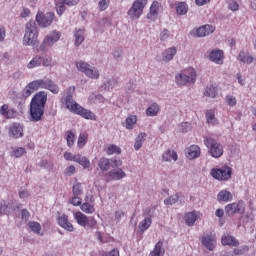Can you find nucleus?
Returning <instances> with one entry per match:
<instances>
[{
	"label": "nucleus",
	"instance_id": "5",
	"mask_svg": "<svg viewBox=\"0 0 256 256\" xmlns=\"http://www.w3.org/2000/svg\"><path fill=\"white\" fill-rule=\"evenodd\" d=\"M76 69L81 71V73H84L88 79L97 80L99 77H101V73L97 67L91 66L89 63L83 60L76 62Z\"/></svg>",
	"mask_w": 256,
	"mask_h": 256
},
{
	"label": "nucleus",
	"instance_id": "28",
	"mask_svg": "<svg viewBox=\"0 0 256 256\" xmlns=\"http://www.w3.org/2000/svg\"><path fill=\"white\" fill-rule=\"evenodd\" d=\"M74 162L81 165L83 169H89L91 167V162L88 160V158L79 153L74 154Z\"/></svg>",
	"mask_w": 256,
	"mask_h": 256
},
{
	"label": "nucleus",
	"instance_id": "57",
	"mask_svg": "<svg viewBox=\"0 0 256 256\" xmlns=\"http://www.w3.org/2000/svg\"><path fill=\"white\" fill-rule=\"evenodd\" d=\"M69 203L71 204V205H73L74 207H81V203H82V199L79 197V196H73L71 199H70V201H69Z\"/></svg>",
	"mask_w": 256,
	"mask_h": 256
},
{
	"label": "nucleus",
	"instance_id": "14",
	"mask_svg": "<svg viewBox=\"0 0 256 256\" xmlns=\"http://www.w3.org/2000/svg\"><path fill=\"white\" fill-rule=\"evenodd\" d=\"M226 215H235V213H245V201L239 200L238 202L227 204L225 207Z\"/></svg>",
	"mask_w": 256,
	"mask_h": 256
},
{
	"label": "nucleus",
	"instance_id": "35",
	"mask_svg": "<svg viewBox=\"0 0 256 256\" xmlns=\"http://www.w3.org/2000/svg\"><path fill=\"white\" fill-rule=\"evenodd\" d=\"M159 111H161L159 104L153 103L146 109V115L148 117H157V115L159 114Z\"/></svg>",
	"mask_w": 256,
	"mask_h": 256
},
{
	"label": "nucleus",
	"instance_id": "50",
	"mask_svg": "<svg viewBox=\"0 0 256 256\" xmlns=\"http://www.w3.org/2000/svg\"><path fill=\"white\" fill-rule=\"evenodd\" d=\"M28 227L31 229L33 233H36V235H39L41 233V224H39L38 222H29Z\"/></svg>",
	"mask_w": 256,
	"mask_h": 256
},
{
	"label": "nucleus",
	"instance_id": "61",
	"mask_svg": "<svg viewBox=\"0 0 256 256\" xmlns=\"http://www.w3.org/2000/svg\"><path fill=\"white\" fill-rule=\"evenodd\" d=\"M3 214H9V206L7 205V202H2L0 204V215H3Z\"/></svg>",
	"mask_w": 256,
	"mask_h": 256
},
{
	"label": "nucleus",
	"instance_id": "15",
	"mask_svg": "<svg viewBox=\"0 0 256 256\" xmlns=\"http://www.w3.org/2000/svg\"><path fill=\"white\" fill-rule=\"evenodd\" d=\"M91 203H95V197L93 195H87L85 202L80 206L81 211L86 213V215H93L95 213V205Z\"/></svg>",
	"mask_w": 256,
	"mask_h": 256
},
{
	"label": "nucleus",
	"instance_id": "46",
	"mask_svg": "<svg viewBox=\"0 0 256 256\" xmlns=\"http://www.w3.org/2000/svg\"><path fill=\"white\" fill-rule=\"evenodd\" d=\"M107 155H121V148L115 144H110L106 148Z\"/></svg>",
	"mask_w": 256,
	"mask_h": 256
},
{
	"label": "nucleus",
	"instance_id": "10",
	"mask_svg": "<svg viewBox=\"0 0 256 256\" xmlns=\"http://www.w3.org/2000/svg\"><path fill=\"white\" fill-rule=\"evenodd\" d=\"M61 39V32L54 30L45 36L40 49L41 51H45L47 47H53L57 41Z\"/></svg>",
	"mask_w": 256,
	"mask_h": 256
},
{
	"label": "nucleus",
	"instance_id": "63",
	"mask_svg": "<svg viewBox=\"0 0 256 256\" xmlns=\"http://www.w3.org/2000/svg\"><path fill=\"white\" fill-rule=\"evenodd\" d=\"M125 217V212L118 210L115 212V218L114 221H116V223H121V219Z\"/></svg>",
	"mask_w": 256,
	"mask_h": 256
},
{
	"label": "nucleus",
	"instance_id": "36",
	"mask_svg": "<svg viewBox=\"0 0 256 256\" xmlns=\"http://www.w3.org/2000/svg\"><path fill=\"white\" fill-rule=\"evenodd\" d=\"M151 223H153V221L151 220V216L145 217L138 225L141 233H145V231H147V229L151 227Z\"/></svg>",
	"mask_w": 256,
	"mask_h": 256
},
{
	"label": "nucleus",
	"instance_id": "39",
	"mask_svg": "<svg viewBox=\"0 0 256 256\" xmlns=\"http://www.w3.org/2000/svg\"><path fill=\"white\" fill-rule=\"evenodd\" d=\"M206 120L208 125L212 127L218 125L219 123V120H217V117H215V112L213 110H208L206 112Z\"/></svg>",
	"mask_w": 256,
	"mask_h": 256
},
{
	"label": "nucleus",
	"instance_id": "59",
	"mask_svg": "<svg viewBox=\"0 0 256 256\" xmlns=\"http://www.w3.org/2000/svg\"><path fill=\"white\" fill-rule=\"evenodd\" d=\"M169 37H171V32H169V30L164 29L160 32V41H167Z\"/></svg>",
	"mask_w": 256,
	"mask_h": 256
},
{
	"label": "nucleus",
	"instance_id": "18",
	"mask_svg": "<svg viewBox=\"0 0 256 256\" xmlns=\"http://www.w3.org/2000/svg\"><path fill=\"white\" fill-rule=\"evenodd\" d=\"M185 155L190 161L198 159V157H201V148L198 145L193 144L185 149Z\"/></svg>",
	"mask_w": 256,
	"mask_h": 256
},
{
	"label": "nucleus",
	"instance_id": "17",
	"mask_svg": "<svg viewBox=\"0 0 256 256\" xmlns=\"http://www.w3.org/2000/svg\"><path fill=\"white\" fill-rule=\"evenodd\" d=\"M42 89H47V91H50V93H53V95H59V91H61L59 85H57V83L50 78L43 79Z\"/></svg>",
	"mask_w": 256,
	"mask_h": 256
},
{
	"label": "nucleus",
	"instance_id": "64",
	"mask_svg": "<svg viewBox=\"0 0 256 256\" xmlns=\"http://www.w3.org/2000/svg\"><path fill=\"white\" fill-rule=\"evenodd\" d=\"M126 91L128 93H133V91H135V81L130 80L129 83L126 84Z\"/></svg>",
	"mask_w": 256,
	"mask_h": 256
},
{
	"label": "nucleus",
	"instance_id": "9",
	"mask_svg": "<svg viewBox=\"0 0 256 256\" xmlns=\"http://www.w3.org/2000/svg\"><path fill=\"white\" fill-rule=\"evenodd\" d=\"M232 174L233 170L229 166L213 168L210 171V175L213 177V179H216L217 181H229V179H231Z\"/></svg>",
	"mask_w": 256,
	"mask_h": 256
},
{
	"label": "nucleus",
	"instance_id": "44",
	"mask_svg": "<svg viewBox=\"0 0 256 256\" xmlns=\"http://www.w3.org/2000/svg\"><path fill=\"white\" fill-rule=\"evenodd\" d=\"M87 139H89V134L85 132L80 133L77 141V147H79V149H83V147L87 145Z\"/></svg>",
	"mask_w": 256,
	"mask_h": 256
},
{
	"label": "nucleus",
	"instance_id": "37",
	"mask_svg": "<svg viewBox=\"0 0 256 256\" xmlns=\"http://www.w3.org/2000/svg\"><path fill=\"white\" fill-rule=\"evenodd\" d=\"M165 255V249H163V242L159 241L154 249L150 252L149 256H163Z\"/></svg>",
	"mask_w": 256,
	"mask_h": 256
},
{
	"label": "nucleus",
	"instance_id": "22",
	"mask_svg": "<svg viewBox=\"0 0 256 256\" xmlns=\"http://www.w3.org/2000/svg\"><path fill=\"white\" fill-rule=\"evenodd\" d=\"M161 9V4L157 1H154L150 6V12L147 15V19L150 21H155L159 16V10Z\"/></svg>",
	"mask_w": 256,
	"mask_h": 256
},
{
	"label": "nucleus",
	"instance_id": "24",
	"mask_svg": "<svg viewBox=\"0 0 256 256\" xmlns=\"http://www.w3.org/2000/svg\"><path fill=\"white\" fill-rule=\"evenodd\" d=\"M237 59L240 61V63H244V65H251V63L255 61V57L249 54V52H245V50L240 51Z\"/></svg>",
	"mask_w": 256,
	"mask_h": 256
},
{
	"label": "nucleus",
	"instance_id": "20",
	"mask_svg": "<svg viewBox=\"0 0 256 256\" xmlns=\"http://www.w3.org/2000/svg\"><path fill=\"white\" fill-rule=\"evenodd\" d=\"M176 55H177V47L175 46L169 47L163 51L162 61L164 63H169L170 61H173Z\"/></svg>",
	"mask_w": 256,
	"mask_h": 256
},
{
	"label": "nucleus",
	"instance_id": "54",
	"mask_svg": "<svg viewBox=\"0 0 256 256\" xmlns=\"http://www.w3.org/2000/svg\"><path fill=\"white\" fill-rule=\"evenodd\" d=\"M75 139V133L69 131L66 137L68 147H73V145H75Z\"/></svg>",
	"mask_w": 256,
	"mask_h": 256
},
{
	"label": "nucleus",
	"instance_id": "26",
	"mask_svg": "<svg viewBox=\"0 0 256 256\" xmlns=\"http://www.w3.org/2000/svg\"><path fill=\"white\" fill-rule=\"evenodd\" d=\"M214 32H215V27L207 24L202 27H199L196 30V35L197 37H207V35H211V33H214Z\"/></svg>",
	"mask_w": 256,
	"mask_h": 256
},
{
	"label": "nucleus",
	"instance_id": "51",
	"mask_svg": "<svg viewBox=\"0 0 256 256\" xmlns=\"http://www.w3.org/2000/svg\"><path fill=\"white\" fill-rule=\"evenodd\" d=\"M65 5L66 4L63 0L56 2V12H57V15H59V17H61V15H63V13H65L67 9Z\"/></svg>",
	"mask_w": 256,
	"mask_h": 256
},
{
	"label": "nucleus",
	"instance_id": "8",
	"mask_svg": "<svg viewBox=\"0 0 256 256\" xmlns=\"http://www.w3.org/2000/svg\"><path fill=\"white\" fill-rule=\"evenodd\" d=\"M148 0H136L133 2L131 8L128 10L127 15L132 21H137L141 15H143V10L147 5Z\"/></svg>",
	"mask_w": 256,
	"mask_h": 256
},
{
	"label": "nucleus",
	"instance_id": "33",
	"mask_svg": "<svg viewBox=\"0 0 256 256\" xmlns=\"http://www.w3.org/2000/svg\"><path fill=\"white\" fill-rule=\"evenodd\" d=\"M125 129L131 131L135 125H137V116L130 115L125 119V122L122 124Z\"/></svg>",
	"mask_w": 256,
	"mask_h": 256
},
{
	"label": "nucleus",
	"instance_id": "49",
	"mask_svg": "<svg viewBox=\"0 0 256 256\" xmlns=\"http://www.w3.org/2000/svg\"><path fill=\"white\" fill-rule=\"evenodd\" d=\"M193 127L191 126V123L189 122H182L181 124L178 125V131L180 133H189Z\"/></svg>",
	"mask_w": 256,
	"mask_h": 256
},
{
	"label": "nucleus",
	"instance_id": "7",
	"mask_svg": "<svg viewBox=\"0 0 256 256\" xmlns=\"http://www.w3.org/2000/svg\"><path fill=\"white\" fill-rule=\"evenodd\" d=\"M73 218L77 225L84 229H93L97 225V220L94 217H89L81 211L73 212Z\"/></svg>",
	"mask_w": 256,
	"mask_h": 256
},
{
	"label": "nucleus",
	"instance_id": "48",
	"mask_svg": "<svg viewBox=\"0 0 256 256\" xmlns=\"http://www.w3.org/2000/svg\"><path fill=\"white\" fill-rule=\"evenodd\" d=\"M180 197H181V194L176 193V194L170 196L169 198H166L164 200V205H175V203H177V201H179Z\"/></svg>",
	"mask_w": 256,
	"mask_h": 256
},
{
	"label": "nucleus",
	"instance_id": "34",
	"mask_svg": "<svg viewBox=\"0 0 256 256\" xmlns=\"http://www.w3.org/2000/svg\"><path fill=\"white\" fill-rule=\"evenodd\" d=\"M41 65H43V59L41 58V55H36L27 64V69H35L41 67Z\"/></svg>",
	"mask_w": 256,
	"mask_h": 256
},
{
	"label": "nucleus",
	"instance_id": "42",
	"mask_svg": "<svg viewBox=\"0 0 256 256\" xmlns=\"http://www.w3.org/2000/svg\"><path fill=\"white\" fill-rule=\"evenodd\" d=\"M27 86L34 93V91H38V89H43V79L34 80L28 83Z\"/></svg>",
	"mask_w": 256,
	"mask_h": 256
},
{
	"label": "nucleus",
	"instance_id": "53",
	"mask_svg": "<svg viewBox=\"0 0 256 256\" xmlns=\"http://www.w3.org/2000/svg\"><path fill=\"white\" fill-rule=\"evenodd\" d=\"M89 100L93 103H103V101H105V98L101 94H92L89 96Z\"/></svg>",
	"mask_w": 256,
	"mask_h": 256
},
{
	"label": "nucleus",
	"instance_id": "58",
	"mask_svg": "<svg viewBox=\"0 0 256 256\" xmlns=\"http://www.w3.org/2000/svg\"><path fill=\"white\" fill-rule=\"evenodd\" d=\"M72 191L74 196L81 195L83 193V188L81 187V183L74 184Z\"/></svg>",
	"mask_w": 256,
	"mask_h": 256
},
{
	"label": "nucleus",
	"instance_id": "29",
	"mask_svg": "<svg viewBox=\"0 0 256 256\" xmlns=\"http://www.w3.org/2000/svg\"><path fill=\"white\" fill-rule=\"evenodd\" d=\"M74 162L81 165L83 169H89L91 167V162L88 160V158L79 153L74 154Z\"/></svg>",
	"mask_w": 256,
	"mask_h": 256
},
{
	"label": "nucleus",
	"instance_id": "40",
	"mask_svg": "<svg viewBox=\"0 0 256 256\" xmlns=\"http://www.w3.org/2000/svg\"><path fill=\"white\" fill-rule=\"evenodd\" d=\"M189 11V5L185 2H178L176 4V13L177 15H187Z\"/></svg>",
	"mask_w": 256,
	"mask_h": 256
},
{
	"label": "nucleus",
	"instance_id": "23",
	"mask_svg": "<svg viewBox=\"0 0 256 256\" xmlns=\"http://www.w3.org/2000/svg\"><path fill=\"white\" fill-rule=\"evenodd\" d=\"M83 41H85V29L76 28L74 30V45L75 47H79Z\"/></svg>",
	"mask_w": 256,
	"mask_h": 256
},
{
	"label": "nucleus",
	"instance_id": "45",
	"mask_svg": "<svg viewBox=\"0 0 256 256\" xmlns=\"http://www.w3.org/2000/svg\"><path fill=\"white\" fill-rule=\"evenodd\" d=\"M104 85H105L106 89H108V91H111V89L117 88L119 83L117 82V80L115 78H106L104 80Z\"/></svg>",
	"mask_w": 256,
	"mask_h": 256
},
{
	"label": "nucleus",
	"instance_id": "47",
	"mask_svg": "<svg viewBox=\"0 0 256 256\" xmlns=\"http://www.w3.org/2000/svg\"><path fill=\"white\" fill-rule=\"evenodd\" d=\"M249 251V246H242L240 248H235L233 252H229L228 256H236V255H243Z\"/></svg>",
	"mask_w": 256,
	"mask_h": 256
},
{
	"label": "nucleus",
	"instance_id": "30",
	"mask_svg": "<svg viewBox=\"0 0 256 256\" xmlns=\"http://www.w3.org/2000/svg\"><path fill=\"white\" fill-rule=\"evenodd\" d=\"M74 162L81 165L83 169H89L91 167V162L88 160V158L79 153L74 154Z\"/></svg>",
	"mask_w": 256,
	"mask_h": 256
},
{
	"label": "nucleus",
	"instance_id": "27",
	"mask_svg": "<svg viewBox=\"0 0 256 256\" xmlns=\"http://www.w3.org/2000/svg\"><path fill=\"white\" fill-rule=\"evenodd\" d=\"M179 159V155L175 152V150L168 149L162 154V160L166 163H171L172 161H177Z\"/></svg>",
	"mask_w": 256,
	"mask_h": 256
},
{
	"label": "nucleus",
	"instance_id": "62",
	"mask_svg": "<svg viewBox=\"0 0 256 256\" xmlns=\"http://www.w3.org/2000/svg\"><path fill=\"white\" fill-rule=\"evenodd\" d=\"M98 7L100 9V11H105L109 8V1L107 0H101L99 3H98Z\"/></svg>",
	"mask_w": 256,
	"mask_h": 256
},
{
	"label": "nucleus",
	"instance_id": "16",
	"mask_svg": "<svg viewBox=\"0 0 256 256\" xmlns=\"http://www.w3.org/2000/svg\"><path fill=\"white\" fill-rule=\"evenodd\" d=\"M126 177L127 174L121 168L112 169L106 174L107 181H121V179H125Z\"/></svg>",
	"mask_w": 256,
	"mask_h": 256
},
{
	"label": "nucleus",
	"instance_id": "25",
	"mask_svg": "<svg viewBox=\"0 0 256 256\" xmlns=\"http://www.w3.org/2000/svg\"><path fill=\"white\" fill-rule=\"evenodd\" d=\"M217 201L219 203H230V201H233V194L228 190H221L217 194Z\"/></svg>",
	"mask_w": 256,
	"mask_h": 256
},
{
	"label": "nucleus",
	"instance_id": "32",
	"mask_svg": "<svg viewBox=\"0 0 256 256\" xmlns=\"http://www.w3.org/2000/svg\"><path fill=\"white\" fill-rule=\"evenodd\" d=\"M221 241H222V245H228L229 247H238L239 245V241L231 235L224 234L222 236Z\"/></svg>",
	"mask_w": 256,
	"mask_h": 256
},
{
	"label": "nucleus",
	"instance_id": "2",
	"mask_svg": "<svg viewBox=\"0 0 256 256\" xmlns=\"http://www.w3.org/2000/svg\"><path fill=\"white\" fill-rule=\"evenodd\" d=\"M47 103V92L39 91L37 92L30 102V117L31 121L37 123L41 121L45 113V105Z\"/></svg>",
	"mask_w": 256,
	"mask_h": 256
},
{
	"label": "nucleus",
	"instance_id": "4",
	"mask_svg": "<svg viewBox=\"0 0 256 256\" xmlns=\"http://www.w3.org/2000/svg\"><path fill=\"white\" fill-rule=\"evenodd\" d=\"M197 81V72L193 68H186L175 75V83L179 87L191 85Z\"/></svg>",
	"mask_w": 256,
	"mask_h": 256
},
{
	"label": "nucleus",
	"instance_id": "41",
	"mask_svg": "<svg viewBox=\"0 0 256 256\" xmlns=\"http://www.w3.org/2000/svg\"><path fill=\"white\" fill-rule=\"evenodd\" d=\"M219 94V90L217 89V87L210 85L207 86L204 95L206 97H211V99H215V97H217V95Z\"/></svg>",
	"mask_w": 256,
	"mask_h": 256
},
{
	"label": "nucleus",
	"instance_id": "13",
	"mask_svg": "<svg viewBox=\"0 0 256 256\" xmlns=\"http://www.w3.org/2000/svg\"><path fill=\"white\" fill-rule=\"evenodd\" d=\"M55 19V13L47 12L44 14L43 12H38L36 15V22L38 23L39 27H49L53 20Z\"/></svg>",
	"mask_w": 256,
	"mask_h": 256
},
{
	"label": "nucleus",
	"instance_id": "31",
	"mask_svg": "<svg viewBox=\"0 0 256 256\" xmlns=\"http://www.w3.org/2000/svg\"><path fill=\"white\" fill-rule=\"evenodd\" d=\"M198 218H199V212H195V211L188 212L184 216L186 225H188V227H193V225H195V221H197Z\"/></svg>",
	"mask_w": 256,
	"mask_h": 256
},
{
	"label": "nucleus",
	"instance_id": "1",
	"mask_svg": "<svg viewBox=\"0 0 256 256\" xmlns=\"http://www.w3.org/2000/svg\"><path fill=\"white\" fill-rule=\"evenodd\" d=\"M73 93H75V86H70L67 89V96L64 100L66 109H68L70 113H74V115H80V117H83V119L95 121V113H93L91 110L83 108V106L75 102V100L73 99Z\"/></svg>",
	"mask_w": 256,
	"mask_h": 256
},
{
	"label": "nucleus",
	"instance_id": "19",
	"mask_svg": "<svg viewBox=\"0 0 256 256\" xmlns=\"http://www.w3.org/2000/svg\"><path fill=\"white\" fill-rule=\"evenodd\" d=\"M57 221H58V225L62 227V229H65L70 233H73V231H75L73 224L69 222V216H67V214H62L61 216H59Z\"/></svg>",
	"mask_w": 256,
	"mask_h": 256
},
{
	"label": "nucleus",
	"instance_id": "56",
	"mask_svg": "<svg viewBox=\"0 0 256 256\" xmlns=\"http://www.w3.org/2000/svg\"><path fill=\"white\" fill-rule=\"evenodd\" d=\"M43 67H51V63H53V58L49 55L41 56Z\"/></svg>",
	"mask_w": 256,
	"mask_h": 256
},
{
	"label": "nucleus",
	"instance_id": "38",
	"mask_svg": "<svg viewBox=\"0 0 256 256\" xmlns=\"http://www.w3.org/2000/svg\"><path fill=\"white\" fill-rule=\"evenodd\" d=\"M147 138V134L145 132H142L138 134L135 140L134 149L135 151H139L141 147H143V143L145 142V139Z\"/></svg>",
	"mask_w": 256,
	"mask_h": 256
},
{
	"label": "nucleus",
	"instance_id": "12",
	"mask_svg": "<svg viewBox=\"0 0 256 256\" xmlns=\"http://www.w3.org/2000/svg\"><path fill=\"white\" fill-rule=\"evenodd\" d=\"M8 135L11 139H21L25 135V126L19 122H15L8 128Z\"/></svg>",
	"mask_w": 256,
	"mask_h": 256
},
{
	"label": "nucleus",
	"instance_id": "52",
	"mask_svg": "<svg viewBox=\"0 0 256 256\" xmlns=\"http://www.w3.org/2000/svg\"><path fill=\"white\" fill-rule=\"evenodd\" d=\"M31 95H33V92L31 88L26 85L22 90V92L20 93V99H23V101H25L26 99H29Z\"/></svg>",
	"mask_w": 256,
	"mask_h": 256
},
{
	"label": "nucleus",
	"instance_id": "60",
	"mask_svg": "<svg viewBox=\"0 0 256 256\" xmlns=\"http://www.w3.org/2000/svg\"><path fill=\"white\" fill-rule=\"evenodd\" d=\"M25 153H26V151H25V148H23V147L16 148V149L13 151V155H14V157H16V158L23 157V155H25Z\"/></svg>",
	"mask_w": 256,
	"mask_h": 256
},
{
	"label": "nucleus",
	"instance_id": "21",
	"mask_svg": "<svg viewBox=\"0 0 256 256\" xmlns=\"http://www.w3.org/2000/svg\"><path fill=\"white\" fill-rule=\"evenodd\" d=\"M209 59L216 65H223V50H212L209 54Z\"/></svg>",
	"mask_w": 256,
	"mask_h": 256
},
{
	"label": "nucleus",
	"instance_id": "55",
	"mask_svg": "<svg viewBox=\"0 0 256 256\" xmlns=\"http://www.w3.org/2000/svg\"><path fill=\"white\" fill-rule=\"evenodd\" d=\"M225 101L229 107H235L237 105V98L233 95H227Z\"/></svg>",
	"mask_w": 256,
	"mask_h": 256
},
{
	"label": "nucleus",
	"instance_id": "6",
	"mask_svg": "<svg viewBox=\"0 0 256 256\" xmlns=\"http://www.w3.org/2000/svg\"><path fill=\"white\" fill-rule=\"evenodd\" d=\"M204 144L207 149H209L211 157H213L214 159H219V157H223V145L217 142V140L211 137H204Z\"/></svg>",
	"mask_w": 256,
	"mask_h": 256
},
{
	"label": "nucleus",
	"instance_id": "3",
	"mask_svg": "<svg viewBox=\"0 0 256 256\" xmlns=\"http://www.w3.org/2000/svg\"><path fill=\"white\" fill-rule=\"evenodd\" d=\"M24 47H35L39 43V30L37 24L33 21H29L25 26V33L22 41Z\"/></svg>",
	"mask_w": 256,
	"mask_h": 256
},
{
	"label": "nucleus",
	"instance_id": "11",
	"mask_svg": "<svg viewBox=\"0 0 256 256\" xmlns=\"http://www.w3.org/2000/svg\"><path fill=\"white\" fill-rule=\"evenodd\" d=\"M201 244L208 251H214L217 247V236L213 232L206 233L201 237Z\"/></svg>",
	"mask_w": 256,
	"mask_h": 256
},
{
	"label": "nucleus",
	"instance_id": "43",
	"mask_svg": "<svg viewBox=\"0 0 256 256\" xmlns=\"http://www.w3.org/2000/svg\"><path fill=\"white\" fill-rule=\"evenodd\" d=\"M98 167L101 171H109V168L111 167V159L101 158L98 162Z\"/></svg>",
	"mask_w": 256,
	"mask_h": 256
}]
</instances>
